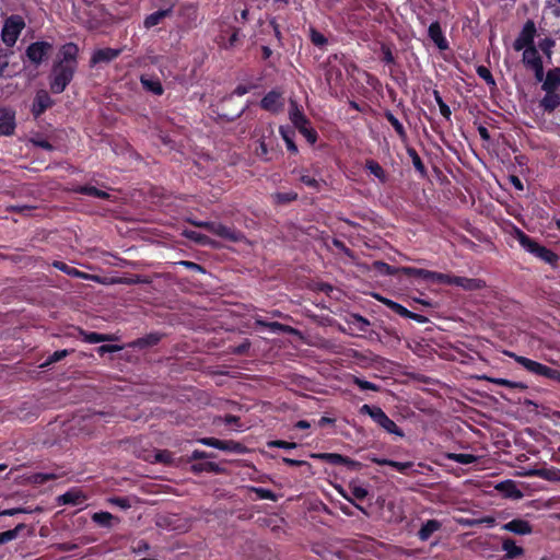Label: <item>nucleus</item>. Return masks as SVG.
<instances>
[{
    "label": "nucleus",
    "mask_w": 560,
    "mask_h": 560,
    "mask_svg": "<svg viewBox=\"0 0 560 560\" xmlns=\"http://www.w3.org/2000/svg\"><path fill=\"white\" fill-rule=\"evenodd\" d=\"M51 50V43L37 40L27 46L25 55L33 65L39 66L48 57Z\"/></svg>",
    "instance_id": "8"
},
{
    "label": "nucleus",
    "mask_w": 560,
    "mask_h": 560,
    "mask_svg": "<svg viewBox=\"0 0 560 560\" xmlns=\"http://www.w3.org/2000/svg\"><path fill=\"white\" fill-rule=\"evenodd\" d=\"M560 88V67L548 70L541 85L544 92H552Z\"/></svg>",
    "instance_id": "21"
},
{
    "label": "nucleus",
    "mask_w": 560,
    "mask_h": 560,
    "mask_svg": "<svg viewBox=\"0 0 560 560\" xmlns=\"http://www.w3.org/2000/svg\"><path fill=\"white\" fill-rule=\"evenodd\" d=\"M289 116L294 128L299 130V132L306 139V141L310 144H315L318 139V133L315 128L311 126L310 119L294 102L291 103Z\"/></svg>",
    "instance_id": "4"
},
{
    "label": "nucleus",
    "mask_w": 560,
    "mask_h": 560,
    "mask_svg": "<svg viewBox=\"0 0 560 560\" xmlns=\"http://www.w3.org/2000/svg\"><path fill=\"white\" fill-rule=\"evenodd\" d=\"M275 144L264 143V141L258 142V147L256 148V154L260 159L268 161L270 158H268L269 152L275 150Z\"/></svg>",
    "instance_id": "54"
},
{
    "label": "nucleus",
    "mask_w": 560,
    "mask_h": 560,
    "mask_svg": "<svg viewBox=\"0 0 560 560\" xmlns=\"http://www.w3.org/2000/svg\"><path fill=\"white\" fill-rule=\"evenodd\" d=\"M74 192L91 196L94 198L107 200L109 199L110 195L106 192L105 190H101L94 186L91 185H80L73 189Z\"/></svg>",
    "instance_id": "34"
},
{
    "label": "nucleus",
    "mask_w": 560,
    "mask_h": 560,
    "mask_svg": "<svg viewBox=\"0 0 560 560\" xmlns=\"http://www.w3.org/2000/svg\"><path fill=\"white\" fill-rule=\"evenodd\" d=\"M55 101L50 97L47 91L39 90L36 92L33 100L31 113L35 119L39 118L47 109L51 108Z\"/></svg>",
    "instance_id": "11"
},
{
    "label": "nucleus",
    "mask_w": 560,
    "mask_h": 560,
    "mask_svg": "<svg viewBox=\"0 0 560 560\" xmlns=\"http://www.w3.org/2000/svg\"><path fill=\"white\" fill-rule=\"evenodd\" d=\"M79 335L82 337V340L86 343H98L110 340L109 335L100 334L96 331H85L82 328H79Z\"/></svg>",
    "instance_id": "37"
},
{
    "label": "nucleus",
    "mask_w": 560,
    "mask_h": 560,
    "mask_svg": "<svg viewBox=\"0 0 560 560\" xmlns=\"http://www.w3.org/2000/svg\"><path fill=\"white\" fill-rule=\"evenodd\" d=\"M445 457L462 465H470L478 462V456L466 453H447Z\"/></svg>",
    "instance_id": "41"
},
{
    "label": "nucleus",
    "mask_w": 560,
    "mask_h": 560,
    "mask_svg": "<svg viewBox=\"0 0 560 560\" xmlns=\"http://www.w3.org/2000/svg\"><path fill=\"white\" fill-rule=\"evenodd\" d=\"M406 151H407L408 156L411 159V162H412L413 167L416 168V171L422 177L427 176L425 165L423 164V162H422L420 155L418 154V152L416 151V149L412 148V147H407Z\"/></svg>",
    "instance_id": "40"
},
{
    "label": "nucleus",
    "mask_w": 560,
    "mask_h": 560,
    "mask_svg": "<svg viewBox=\"0 0 560 560\" xmlns=\"http://www.w3.org/2000/svg\"><path fill=\"white\" fill-rule=\"evenodd\" d=\"M528 68H530L534 71L535 79L538 82L544 81L545 71H544V63L541 60V57L534 58L533 60L528 61Z\"/></svg>",
    "instance_id": "48"
},
{
    "label": "nucleus",
    "mask_w": 560,
    "mask_h": 560,
    "mask_svg": "<svg viewBox=\"0 0 560 560\" xmlns=\"http://www.w3.org/2000/svg\"><path fill=\"white\" fill-rule=\"evenodd\" d=\"M86 500V495L79 489L72 488L63 494L59 495L57 501L63 505H80Z\"/></svg>",
    "instance_id": "20"
},
{
    "label": "nucleus",
    "mask_w": 560,
    "mask_h": 560,
    "mask_svg": "<svg viewBox=\"0 0 560 560\" xmlns=\"http://www.w3.org/2000/svg\"><path fill=\"white\" fill-rule=\"evenodd\" d=\"M364 168L378 179L380 183L385 184L388 182V174L383 166L373 159H368L364 164Z\"/></svg>",
    "instance_id": "26"
},
{
    "label": "nucleus",
    "mask_w": 560,
    "mask_h": 560,
    "mask_svg": "<svg viewBox=\"0 0 560 560\" xmlns=\"http://www.w3.org/2000/svg\"><path fill=\"white\" fill-rule=\"evenodd\" d=\"M209 228L210 233L230 242H241L244 238L243 232L220 222L213 221L212 225H209Z\"/></svg>",
    "instance_id": "12"
},
{
    "label": "nucleus",
    "mask_w": 560,
    "mask_h": 560,
    "mask_svg": "<svg viewBox=\"0 0 560 560\" xmlns=\"http://www.w3.org/2000/svg\"><path fill=\"white\" fill-rule=\"evenodd\" d=\"M311 42L317 47H323L324 45L327 44L328 40L325 37V35H323L320 32L316 31L315 28H312Z\"/></svg>",
    "instance_id": "60"
},
{
    "label": "nucleus",
    "mask_w": 560,
    "mask_h": 560,
    "mask_svg": "<svg viewBox=\"0 0 560 560\" xmlns=\"http://www.w3.org/2000/svg\"><path fill=\"white\" fill-rule=\"evenodd\" d=\"M140 82L142 88L154 95H162L164 93L163 85L159 78L156 77H149V75H141Z\"/></svg>",
    "instance_id": "28"
},
{
    "label": "nucleus",
    "mask_w": 560,
    "mask_h": 560,
    "mask_svg": "<svg viewBox=\"0 0 560 560\" xmlns=\"http://www.w3.org/2000/svg\"><path fill=\"white\" fill-rule=\"evenodd\" d=\"M429 38L436 45L440 50H447L450 48L448 40L443 34L441 24L439 21H434L428 28Z\"/></svg>",
    "instance_id": "16"
},
{
    "label": "nucleus",
    "mask_w": 560,
    "mask_h": 560,
    "mask_svg": "<svg viewBox=\"0 0 560 560\" xmlns=\"http://www.w3.org/2000/svg\"><path fill=\"white\" fill-rule=\"evenodd\" d=\"M26 528L24 523L18 524L13 529L0 533V545L14 540L19 534Z\"/></svg>",
    "instance_id": "43"
},
{
    "label": "nucleus",
    "mask_w": 560,
    "mask_h": 560,
    "mask_svg": "<svg viewBox=\"0 0 560 560\" xmlns=\"http://www.w3.org/2000/svg\"><path fill=\"white\" fill-rule=\"evenodd\" d=\"M108 502L113 505H116L122 510H127L131 508V502L127 497H113L108 500Z\"/></svg>",
    "instance_id": "58"
},
{
    "label": "nucleus",
    "mask_w": 560,
    "mask_h": 560,
    "mask_svg": "<svg viewBox=\"0 0 560 560\" xmlns=\"http://www.w3.org/2000/svg\"><path fill=\"white\" fill-rule=\"evenodd\" d=\"M535 257L539 258L544 262L556 266L559 261V256L552 252L551 249L547 248L546 246L541 245L536 253Z\"/></svg>",
    "instance_id": "39"
},
{
    "label": "nucleus",
    "mask_w": 560,
    "mask_h": 560,
    "mask_svg": "<svg viewBox=\"0 0 560 560\" xmlns=\"http://www.w3.org/2000/svg\"><path fill=\"white\" fill-rule=\"evenodd\" d=\"M347 324L360 331V332H366L369 327L371 326V323L368 318H365L364 316L360 315V314H355V313H352V314H349L348 318H347Z\"/></svg>",
    "instance_id": "33"
},
{
    "label": "nucleus",
    "mask_w": 560,
    "mask_h": 560,
    "mask_svg": "<svg viewBox=\"0 0 560 560\" xmlns=\"http://www.w3.org/2000/svg\"><path fill=\"white\" fill-rule=\"evenodd\" d=\"M219 450L234 454H245L248 451L244 444L234 440H221Z\"/></svg>",
    "instance_id": "36"
},
{
    "label": "nucleus",
    "mask_w": 560,
    "mask_h": 560,
    "mask_svg": "<svg viewBox=\"0 0 560 560\" xmlns=\"http://www.w3.org/2000/svg\"><path fill=\"white\" fill-rule=\"evenodd\" d=\"M25 27V22L21 15L13 14L5 19L2 31L1 39L8 47H13Z\"/></svg>",
    "instance_id": "6"
},
{
    "label": "nucleus",
    "mask_w": 560,
    "mask_h": 560,
    "mask_svg": "<svg viewBox=\"0 0 560 560\" xmlns=\"http://www.w3.org/2000/svg\"><path fill=\"white\" fill-rule=\"evenodd\" d=\"M184 235L187 238H189L190 241H194L195 243H197L199 245H202V246L212 245L211 238L200 232L192 231V230H186L184 232Z\"/></svg>",
    "instance_id": "44"
},
{
    "label": "nucleus",
    "mask_w": 560,
    "mask_h": 560,
    "mask_svg": "<svg viewBox=\"0 0 560 560\" xmlns=\"http://www.w3.org/2000/svg\"><path fill=\"white\" fill-rule=\"evenodd\" d=\"M528 475L550 482H560V469L553 466L533 469Z\"/></svg>",
    "instance_id": "23"
},
{
    "label": "nucleus",
    "mask_w": 560,
    "mask_h": 560,
    "mask_svg": "<svg viewBox=\"0 0 560 560\" xmlns=\"http://www.w3.org/2000/svg\"><path fill=\"white\" fill-rule=\"evenodd\" d=\"M384 117L393 126L399 139L405 141L407 139V131L404 125L395 117V115L389 109L385 110Z\"/></svg>",
    "instance_id": "38"
},
{
    "label": "nucleus",
    "mask_w": 560,
    "mask_h": 560,
    "mask_svg": "<svg viewBox=\"0 0 560 560\" xmlns=\"http://www.w3.org/2000/svg\"><path fill=\"white\" fill-rule=\"evenodd\" d=\"M536 36V25L534 21L527 20L525 24L523 25V28L521 33L518 34L517 38L514 40L513 48L516 51H520L522 49L529 48L534 45V38Z\"/></svg>",
    "instance_id": "9"
},
{
    "label": "nucleus",
    "mask_w": 560,
    "mask_h": 560,
    "mask_svg": "<svg viewBox=\"0 0 560 560\" xmlns=\"http://www.w3.org/2000/svg\"><path fill=\"white\" fill-rule=\"evenodd\" d=\"M374 267H375V270H377L381 275H384V276L400 275L399 267H394L384 261H375Z\"/></svg>",
    "instance_id": "49"
},
{
    "label": "nucleus",
    "mask_w": 560,
    "mask_h": 560,
    "mask_svg": "<svg viewBox=\"0 0 560 560\" xmlns=\"http://www.w3.org/2000/svg\"><path fill=\"white\" fill-rule=\"evenodd\" d=\"M259 106L271 114H278L283 109V93L279 90L269 91L259 103Z\"/></svg>",
    "instance_id": "10"
},
{
    "label": "nucleus",
    "mask_w": 560,
    "mask_h": 560,
    "mask_svg": "<svg viewBox=\"0 0 560 560\" xmlns=\"http://www.w3.org/2000/svg\"><path fill=\"white\" fill-rule=\"evenodd\" d=\"M254 492L257 494V497L259 499H264V500H270V501H276L277 500V495L273 491H271L270 489H266V488H253Z\"/></svg>",
    "instance_id": "59"
},
{
    "label": "nucleus",
    "mask_w": 560,
    "mask_h": 560,
    "mask_svg": "<svg viewBox=\"0 0 560 560\" xmlns=\"http://www.w3.org/2000/svg\"><path fill=\"white\" fill-rule=\"evenodd\" d=\"M74 350L71 349V350H68V349H63V350H57L55 351L52 354H50L46 361L44 363L40 364V368L45 369V368H48L50 366L51 364L56 363V362H59L61 361L62 359H65L66 357H68L70 353H72Z\"/></svg>",
    "instance_id": "46"
},
{
    "label": "nucleus",
    "mask_w": 560,
    "mask_h": 560,
    "mask_svg": "<svg viewBox=\"0 0 560 560\" xmlns=\"http://www.w3.org/2000/svg\"><path fill=\"white\" fill-rule=\"evenodd\" d=\"M349 489L352 497L357 500H364L369 494L368 490L361 486L350 485Z\"/></svg>",
    "instance_id": "64"
},
{
    "label": "nucleus",
    "mask_w": 560,
    "mask_h": 560,
    "mask_svg": "<svg viewBox=\"0 0 560 560\" xmlns=\"http://www.w3.org/2000/svg\"><path fill=\"white\" fill-rule=\"evenodd\" d=\"M514 236L517 240L518 244L529 254L536 255L541 244L535 241L533 237L527 235L521 229L515 228Z\"/></svg>",
    "instance_id": "19"
},
{
    "label": "nucleus",
    "mask_w": 560,
    "mask_h": 560,
    "mask_svg": "<svg viewBox=\"0 0 560 560\" xmlns=\"http://www.w3.org/2000/svg\"><path fill=\"white\" fill-rule=\"evenodd\" d=\"M163 335L160 332H150L142 338L137 340V345L139 347H153L156 346L162 340Z\"/></svg>",
    "instance_id": "45"
},
{
    "label": "nucleus",
    "mask_w": 560,
    "mask_h": 560,
    "mask_svg": "<svg viewBox=\"0 0 560 560\" xmlns=\"http://www.w3.org/2000/svg\"><path fill=\"white\" fill-rule=\"evenodd\" d=\"M217 455L214 453H208L201 450H195L191 455L187 458V462L206 459V458H215Z\"/></svg>",
    "instance_id": "61"
},
{
    "label": "nucleus",
    "mask_w": 560,
    "mask_h": 560,
    "mask_svg": "<svg viewBox=\"0 0 560 560\" xmlns=\"http://www.w3.org/2000/svg\"><path fill=\"white\" fill-rule=\"evenodd\" d=\"M372 463L380 465V466H390L392 468L396 469L400 474H407L408 470L412 467L411 462H396L393 459L387 458H378L376 456H369L368 457Z\"/></svg>",
    "instance_id": "22"
},
{
    "label": "nucleus",
    "mask_w": 560,
    "mask_h": 560,
    "mask_svg": "<svg viewBox=\"0 0 560 560\" xmlns=\"http://www.w3.org/2000/svg\"><path fill=\"white\" fill-rule=\"evenodd\" d=\"M555 40L550 37H546L539 42V48L541 51L550 58L552 55V48L555 47Z\"/></svg>",
    "instance_id": "57"
},
{
    "label": "nucleus",
    "mask_w": 560,
    "mask_h": 560,
    "mask_svg": "<svg viewBox=\"0 0 560 560\" xmlns=\"http://www.w3.org/2000/svg\"><path fill=\"white\" fill-rule=\"evenodd\" d=\"M361 413L369 415L372 420L389 434L404 438V431L377 406L363 405L360 409Z\"/></svg>",
    "instance_id": "3"
},
{
    "label": "nucleus",
    "mask_w": 560,
    "mask_h": 560,
    "mask_svg": "<svg viewBox=\"0 0 560 560\" xmlns=\"http://www.w3.org/2000/svg\"><path fill=\"white\" fill-rule=\"evenodd\" d=\"M560 105V95L556 92H545L544 97L539 101V107L545 113L551 114Z\"/></svg>",
    "instance_id": "27"
},
{
    "label": "nucleus",
    "mask_w": 560,
    "mask_h": 560,
    "mask_svg": "<svg viewBox=\"0 0 560 560\" xmlns=\"http://www.w3.org/2000/svg\"><path fill=\"white\" fill-rule=\"evenodd\" d=\"M269 447H277V448H284V450H292L298 447V444L295 442H288L283 440H273L268 442Z\"/></svg>",
    "instance_id": "62"
},
{
    "label": "nucleus",
    "mask_w": 560,
    "mask_h": 560,
    "mask_svg": "<svg viewBox=\"0 0 560 560\" xmlns=\"http://www.w3.org/2000/svg\"><path fill=\"white\" fill-rule=\"evenodd\" d=\"M250 346V341L248 339H245L242 343L232 348V353L236 355H245L248 353Z\"/></svg>",
    "instance_id": "63"
},
{
    "label": "nucleus",
    "mask_w": 560,
    "mask_h": 560,
    "mask_svg": "<svg viewBox=\"0 0 560 560\" xmlns=\"http://www.w3.org/2000/svg\"><path fill=\"white\" fill-rule=\"evenodd\" d=\"M279 132L285 143L287 150L293 155L298 154L299 149L294 142L295 131L289 126H280Z\"/></svg>",
    "instance_id": "29"
},
{
    "label": "nucleus",
    "mask_w": 560,
    "mask_h": 560,
    "mask_svg": "<svg viewBox=\"0 0 560 560\" xmlns=\"http://www.w3.org/2000/svg\"><path fill=\"white\" fill-rule=\"evenodd\" d=\"M400 275L407 277L420 278L424 281L435 282L446 285H456L464 290L472 291L483 288L485 282L480 279L459 277L428 269H420L415 267H399Z\"/></svg>",
    "instance_id": "1"
},
{
    "label": "nucleus",
    "mask_w": 560,
    "mask_h": 560,
    "mask_svg": "<svg viewBox=\"0 0 560 560\" xmlns=\"http://www.w3.org/2000/svg\"><path fill=\"white\" fill-rule=\"evenodd\" d=\"M253 137L257 142L264 141V143L277 144V138L275 129L271 124H267L254 130Z\"/></svg>",
    "instance_id": "24"
},
{
    "label": "nucleus",
    "mask_w": 560,
    "mask_h": 560,
    "mask_svg": "<svg viewBox=\"0 0 560 560\" xmlns=\"http://www.w3.org/2000/svg\"><path fill=\"white\" fill-rule=\"evenodd\" d=\"M172 12H173L172 7H170L167 9L158 10V11L149 14L148 16H145V19L143 21V26L149 30V28L160 24L165 18L171 16Z\"/></svg>",
    "instance_id": "30"
},
{
    "label": "nucleus",
    "mask_w": 560,
    "mask_h": 560,
    "mask_svg": "<svg viewBox=\"0 0 560 560\" xmlns=\"http://www.w3.org/2000/svg\"><path fill=\"white\" fill-rule=\"evenodd\" d=\"M502 529L515 535H528L533 533L530 523L523 518H513L502 525Z\"/></svg>",
    "instance_id": "18"
},
{
    "label": "nucleus",
    "mask_w": 560,
    "mask_h": 560,
    "mask_svg": "<svg viewBox=\"0 0 560 560\" xmlns=\"http://www.w3.org/2000/svg\"><path fill=\"white\" fill-rule=\"evenodd\" d=\"M476 72L477 74L479 75V78H481L482 80H485V82L491 86V88H494L497 85L495 83V80L491 73V71L485 67V66H478L477 69H476Z\"/></svg>",
    "instance_id": "50"
},
{
    "label": "nucleus",
    "mask_w": 560,
    "mask_h": 560,
    "mask_svg": "<svg viewBox=\"0 0 560 560\" xmlns=\"http://www.w3.org/2000/svg\"><path fill=\"white\" fill-rule=\"evenodd\" d=\"M382 302L394 313L398 314L404 318H409L411 311L407 310L404 305L388 299H382Z\"/></svg>",
    "instance_id": "47"
},
{
    "label": "nucleus",
    "mask_w": 560,
    "mask_h": 560,
    "mask_svg": "<svg viewBox=\"0 0 560 560\" xmlns=\"http://www.w3.org/2000/svg\"><path fill=\"white\" fill-rule=\"evenodd\" d=\"M510 357H512L515 362H517L520 365H522L526 371L538 375L546 377L551 381H556L560 383V371L557 369H552L548 365H545L542 363H539L537 361H534L532 359H528L526 357L516 355L514 353H511Z\"/></svg>",
    "instance_id": "5"
},
{
    "label": "nucleus",
    "mask_w": 560,
    "mask_h": 560,
    "mask_svg": "<svg viewBox=\"0 0 560 560\" xmlns=\"http://www.w3.org/2000/svg\"><path fill=\"white\" fill-rule=\"evenodd\" d=\"M51 266L68 276L75 277V278H85V275L82 271H80L79 269H77L74 267L67 265L63 261L54 260L51 262Z\"/></svg>",
    "instance_id": "42"
},
{
    "label": "nucleus",
    "mask_w": 560,
    "mask_h": 560,
    "mask_svg": "<svg viewBox=\"0 0 560 560\" xmlns=\"http://www.w3.org/2000/svg\"><path fill=\"white\" fill-rule=\"evenodd\" d=\"M155 460L158 463L164 464V465H173L174 464V457L173 454L167 450H161L155 453Z\"/></svg>",
    "instance_id": "56"
},
{
    "label": "nucleus",
    "mask_w": 560,
    "mask_h": 560,
    "mask_svg": "<svg viewBox=\"0 0 560 560\" xmlns=\"http://www.w3.org/2000/svg\"><path fill=\"white\" fill-rule=\"evenodd\" d=\"M190 471L195 475L202 472L222 474L224 469L214 462H200L190 466Z\"/></svg>",
    "instance_id": "31"
},
{
    "label": "nucleus",
    "mask_w": 560,
    "mask_h": 560,
    "mask_svg": "<svg viewBox=\"0 0 560 560\" xmlns=\"http://www.w3.org/2000/svg\"><path fill=\"white\" fill-rule=\"evenodd\" d=\"M502 550L505 551V559H515L524 555V549L517 546L511 538L503 539Z\"/></svg>",
    "instance_id": "35"
},
{
    "label": "nucleus",
    "mask_w": 560,
    "mask_h": 560,
    "mask_svg": "<svg viewBox=\"0 0 560 560\" xmlns=\"http://www.w3.org/2000/svg\"><path fill=\"white\" fill-rule=\"evenodd\" d=\"M15 127V112L8 107L0 108V136H12Z\"/></svg>",
    "instance_id": "14"
},
{
    "label": "nucleus",
    "mask_w": 560,
    "mask_h": 560,
    "mask_svg": "<svg viewBox=\"0 0 560 560\" xmlns=\"http://www.w3.org/2000/svg\"><path fill=\"white\" fill-rule=\"evenodd\" d=\"M75 71L77 68H73V66L54 62L49 74V88L51 93H62L72 81Z\"/></svg>",
    "instance_id": "2"
},
{
    "label": "nucleus",
    "mask_w": 560,
    "mask_h": 560,
    "mask_svg": "<svg viewBox=\"0 0 560 560\" xmlns=\"http://www.w3.org/2000/svg\"><path fill=\"white\" fill-rule=\"evenodd\" d=\"M255 326L261 327V328H267L268 330H270L273 334H295L296 332V329L289 325H284L279 322H268L260 316L255 317Z\"/></svg>",
    "instance_id": "17"
},
{
    "label": "nucleus",
    "mask_w": 560,
    "mask_h": 560,
    "mask_svg": "<svg viewBox=\"0 0 560 560\" xmlns=\"http://www.w3.org/2000/svg\"><path fill=\"white\" fill-rule=\"evenodd\" d=\"M352 383L357 385L361 390L380 392L381 389V387L375 383L369 382L358 376H353Z\"/></svg>",
    "instance_id": "51"
},
{
    "label": "nucleus",
    "mask_w": 560,
    "mask_h": 560,
    "mask_svg": "<svg viewBox=\"0 0 560 560\" xmlns=\"http://www.w3.org/2000/svg\"><path fill=\"white\" fill-rule=\"evenodd\" d=\"M59 478V475L54 472H36L32 476V481L35 485H44L50 480H56Z\"/></svg>",
    "instance_id": "52"
},
{
    "label": "nucleus",
    "mask_w": 560,
    "mask_h": 560,
    "mask_svg": "<svg viewBox=\"0 0 560 560\" xmlns=\"http://www.w3.org/2000/svg\"><path fill=\"white\" fill-rule=\"evenodd\" d=\"M180 15L187 16L192 21L197 20L198 8L194 3H186L180 7Z\"/></svg>",
    "instance_id": "55"
},
{
    "label": "nucleus",
    "mask_w": 560,
    "mask_h": 560,
    "mask_svg": "<svg viewBox=\"0 0 560 560\" xmlns=\"http://www.w3.org/2000/svg\"><path fill=\"white\" fill-rule=\"evenodd\" d=\"M442 524L438 520H428L422 524L421 528L418 532V538L421 541H427L432 536L433 533L441 528Z\"/></svg>",
    "instance_id": "32"
},
{
    "label": "nucleus",
    "mask_w": 560,
    "mask_h": 560,
    "mask_svg": "<svg viewBox=\"0 0 560 560\" xmlns=\"http://www.w3.org/2000/svg\"><path fill=\"white\" fill-rule=\"evenodd\" d=\"M311 457L335 466L343 465L351 471L361 470L363 467L362 463L338 453H312Z\"/></svg>",
    "instance_id": "7"
},
{
    "label": "nucleus",
    "mask_w": 560,
    "mask_h": 560,
    "mask_svg": "<svg viewBox=\"0 0 560 560\" xmlns=\"http://www.w3.org/2000/svg\"><path fill=\"white\" fill-rule=\"evenodd\" d=\"M79 47L74 43H67L59 50V58L55 62L78 68Z\"/></svg>",
    "instance_id": "13"
},
{
    "label": "nucleus",
    "mask_w": 560,
    "mask_h": 560,
    "mask_svg": "<svg viewBox=\"0 0 560 560\" xmlns=\"http://www.w3.org/2000/svg\"><path fill=\"white\" fill-rule=\"evenodd\" d=\"M120 54H121V49H116V48H110V47L96 49L92 54V57L90 59V65L95 66L98 63L110 62V61L115 60L117 57H119Z\"/></svg>",
    "instance_id": "15"
},
{
    "label": "nucleus",
    "mask_w": 560,
    "mask_h": 560,
    "mask_svg": "<svg viewBox=\"0 0 560 560\" xmlns=\"http://www.w3.org/2000/svg\"><path fill=\"white\" fill-rule=\"evenodd\" d=\"M91 520L103 528H112L114 524L120 522L119 517L106 511H100L92 514Z\"/></svg>",
    "instance_id": "25"
},
{
    "label": "nucleus",
    "mask_w": 560,
    "mask_h": 560,
    "mask_svg": "<svg viewBox=\"0 0 560 560\" xmlns=\"http://www.w3.org/2000/svg\"><path fill=\"white\" fill-rule=\"evenodd\" d=\"M491 382L499 386H504L513 389H526L527 386L521 382H513L506 378H492Z\"/></svg>",
    "instance_id": "53"
}]
</instances>
